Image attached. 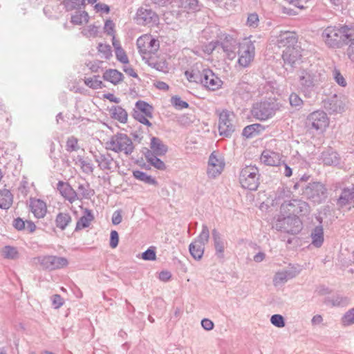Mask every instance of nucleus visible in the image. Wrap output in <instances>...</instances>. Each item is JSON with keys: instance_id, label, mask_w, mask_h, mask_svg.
<instances>
[{"instance_id": "f257e3e1", "label": "nucleus", "mask_w": 354, "mask_h": 354, "mask_svg": "<svg viewBox=\"0 0 354 354\" xmlns=\"http://www.w3.org/2000/svg\"><path fill=\"white\" fill-rule=\"evenodd\" d=\"M322 38L325 44L332 48H340L354 40V27L342 26H328L322 33Z\"/></svg>"}, {"instance_id": "f03ea898", "label": "nucleus", "mask_w": 354, "mask_h": 354, "mask_svg": "<svg viewBox=\"0 0 354 354\" xmlns=\"http://www.w3.org/2000/svg\"><path fill=\"white\" fill-rule=\"evenodd\" d=\"M300 90L304 96L309 97L313 88L324 80L322 71L316 66L310 65L306 68H301L297 73Z\"/></svg>"}, {"instance_id": "7ed1b4c3", "label": "nucleus", "mask_w": 354, "mask_h": 354, "mask_svg": "<svg viewBox=\"0 0 354 354\" xmlns=\"http://www.w3.org/2000/svg\"><path fill=\"white\" fill-rule=\"evenodd\" d=\"M281 218L277 221L285 220H300L301 216L309 212L308 205L301 200H294L292 202L284 203L280 208Z\"/></svg>"}, {"instance_id": "20e7f679", "label": "nucleus", "mask_w": 354, "mask_h": 354, "mask_svg": "<svg viewBox=\"0 0 354 354\" xmlns=\"http://www.w3.org/2000/svg\"><path fill=\"white\" fill-rule=\"evenodd\" d=\"M106 149L115 153H122L129 156L133 153L134 145L132 140L127 134L118 133L111 136L106 142Z\"/></svg>"}, {"instance_id": "39448f33", "label": "nucleus", "mask_w": 354, "mask_h": 354, "mask_svg": "<svg viewBox=\"0 0 354 354\" xmlns=\"http://www.w3.org/2000/svg\"><path fill=\"white\" fill-rule=\"evenodd\" d=\"M136 44L138 52L143 60L154 55L160 47L159 41L153 38L151 35L147 34L140 36L137 39Z\"/></svg>"}, {"instance_id": "423d86ee", "label": "nucleus", "mask_w": 354, "mask_h": 354, "mask_svg": "<svg viewBox=\"0 0 354 354\" xmlns=\"http://www.w3.org/2000/svg\"><path fill=\"white\" fill-rule=\"evenodd\" d=\"M281 105L275 102H261L254 104L251 110L252 115L259 120H266L272 118Z\"/></svg>"}, {"instance_id": "0eeeda50", "label": "nucleus", "mask_w": 354, "mask_h": 354, "mask_svg": "<svg viewBox=\"0 0 354 354\" xmlns=\"http://www.w3.org/2000/svg\"><path fill=\"white\" fill-rule=\"evenodd\" d=\"M259 169L255 166H245L240 172L239 182L245 189L256 190L259 186Z\"/></svg>"}, {"instance_id": "6e6552de", "label": "nucleus", "mask_w": 354, "mask_h": 354, "mask_svg": "<svg viewBox=\"0 0 354 354\" xmlns=\"http://www.w3.org/2000/svg\"><path fill=\"white\" fill-rule=\"evenodd\" d=\"M238 63L242 67H248L253 62L255 55L254 42L250 38H244L239 43Z\"/></svg>"}, {"instance_id": "1a4fd4ad", "label": "nucleus", "mask_w": 354, "mask_h": 354, "mask_svg": "<svg viewBox=\"0 0 354 354\" xmlns=\"http://www.w3.org/2000/svg\"><path fill=\"white\" fill-rule=\"evenodd\" d=\"M330 120L323 111H315L310 113L306 118V126L316 131L324 132L329 126Z\"/></svg>"}, {"instance_id": "9d476101", "label": "nucleus", "mask_w": 354, "mask_h": 354, "mask_svg": "<svg viewBox=\"0 0 354 354\" xmlns=\"http://www.w3.org/2000/svg\"><path fill=\"white\" fill-rule=\"evenodd\" d=\"M34 263L39 264L44 270H54L66 267L68 264L65 257L47 255L41 256L34 259Z\"/></svg>"}, {"instance_id": "9b49d317", "label": "nucleus", "mask_w": 354, "mask_h": 354, "mask_svg": "<svg viewBox=\"0 0 354 354\" xmlns=\"http://www.w3.org/2000/svg\"><path fill=\"white\" fill-rule=\"evenodd\" d=\"M234 118L233 112L223 110L219 114L218 131L221 136L230 137L234 131Z\"/></svg>"}, {"instance_id": "f8f14e48", "label": "nucleus", "mask_w": 354, "mask_h": 354, "mask_svg": "<svg viewBox=\"0 0 354 354\" xmlns=\"http://www.w3.org/2000/svg\"><path fill=\"white\" fill-rule=\"evenodd\" d=\"M303 194L313 202L319 203L326 198V189L323 184L314 182L306 186Z\"/></svg>"}, {"instance_id": "ddd939ff", "label": "nucleus", "mask_w": 354, "mask_h": 354, "mask_svg": "<svg viewBox=\"0 0 354 354\" xmlns=\"http://www.w3.org/2000/svg\"><path fill=\"white\" fill-rule=\"evenodd\" d=\"M301 272L299 266H290L288 268L277 271L274 275L272 283L274 286L286 283L288 280L295 278Z\"/></svg>"}, {"instance_id": "4468645a", "label": "nucleus", "mask_w": 354, "mask_h": 354, "mask_svg": "<svg viewBox=\"0 0 354 354\" xmlns=\"http://www.w3.org/2000/svg\"><path fill=\"white\" fill-rule=\"evenodd\" d=\"M301 48L297 44L286 48L282 54L284 64L291 67H295L297 64H299L301 61Z\"/></svg>"}, {"instance_id": "2eb2a0df", "label": "nucleus", "mask_w": 354, "mask_h": 354, "mask_svg": "<svg viewBox=\"0 0 354 354\" xmlns=\"http://www.w3.org/2000/svg\"><path fill=\"white\" fill-rule=\"evenodd\" d=\"M225 161L223 158L216 152L211 153L207 165V175L210 178L219 176L224 169Z\"/></svg>"}, {"instance_id": "dca6fc26", "label": "nucleus", "mask_w": 354, "mask_h": 354, "mask_svg": "<svg viewBox=\"0 0 354 354\" xmlns=\"http://www.w3.org/2000/svg\"><path fill=\"white\" fill-rule=\"evenodd\" d=\"M201 83L211 91H216L222 86L223 82L210 69L203 70L201 74Z\"/></svg>"}, {"instance_id": "f3484780", "label": "nucleus", "mask_w": 354, "mask_h": 354, "mask_svg": "<svg viewBox=\"0 0 354 354\" xmlns=\"http://www.w3.org/2000/svg\"><path fill=\"white\" fill-rule=\"evenodd\" d=\"M136 21L138 24L145 26L156 24L158 17L151 9L141 8L137 11Z\"/></svg>"}, {"instance_id": "a211bd4d", "label": "nucleus", "mask_w": 354, "mask_h": 354, "mask_svg": "<svg viewBox=\"0 0 354 354\" xmlns=\"http://www.w3.org/2000/svg\"><path fill=\"white\" fill-rule=\"evenodd\" d=\"M98 167L104 171H113L118 167V162L109 153H99L95 156Z\"/></svg>"}, {"instance_id": "6ab92c4d", "label": "nucleus", "mask_w": 354, "mask_h": 354, "mask_svg": "<svg viewBox=\"0 0 354 354\" xmlns=\"http://www.w3.org/2000/svg\"><path fill=\"white\" fill-rule=\"evenodd\" d=\"M57 189L65 200L70 203H73L78 200L76 190H75L68 183L63 181H59L57 183Z\"/></svg>"}, {"instance_id": "aec40b11", "label": "nucleus", "mask_w": 354, "mask_h": 354, "mask_svg": "<svg viewBox=\"0 0 354 354\" xmlns=\"http://www.w3.org/2000/svg\"><path fill=\"white\" fill-rule=\"evenodd\" d=\"M337 204L339 207L345 208L348 210L351 207H354V192L352 189H344L337 199Z\"/></svg>"}, {"instance_id": "412c9836", "label": "nucleus", "mask_w": 354, "mask_h": 354, "mask_svg": "<svg viewBox=\"0 0 354 354\" xmlns=\"http://www.w3.org/2000/svg\"><path fill=\"white\" fill-rule=\"evenodd\" d=\"M346 100L342 97L335 95L328 102L326 109L330 113H342L345 111Z\"/></svg>"}, {"instance_id": "4be33fe9", "label": "nucleus", "mask_w": 354, "mask_h": 354, "mask_svg": "<svg viewBox=\"0 0 354 354\" xmlns=\"http://www.w3.org/2000/svg\"><path fill=\"white\" fill-rule=\"evenodd\" d=\"M277 44L279 48L297 45V38L295 33L290 31H281L277 37Z\"/></svg>"}, {"instance_id": "5701e85b", "label": "nucleus", "mask_w": 354, "mask_h": 354, "mask_svg": "<svg viewBox=\"0 0 354 354\" xmlns=\"http://www.w3.org/2000/svg\"><path fill=\"white\" fill-rule=\"evenodd\" d=\"M239 43L230 35L226 36L221 43V46L229 59H234L236 56L235 50Z\"/></svg>"}, {"instance_id": "b1692460", "label": "nucleus", "mask_w": 354, "mask_h": 354, "mask_svg": "<svg viewBox=\"0 0 354 354\" xmlns=\"http://www.w3.org/2000/svg\"><path fill=\"white\" fill-rule=\"evenodd\" d=\"M281 160V155L270 150H264L261 156V161L268 166H279Z\"/></svg>"}, {"instance_id": "393cba45", "label": "nucleus", "mask_w": 354, "mask_h": 354, "mask_svg": "<svg viewBox=\"0 0 354 354\" xmlns=\"http://www.w3.org/2000/svg\"><path fill=\"white\" fill-rule=\"evenodd\" d=\"M31 212L37 218H41L46 215L47 206L44 201L37 198L30 199Z\"/></svg>"}, {"instance_id": "a878e982", "label": "nucleus", "mask_w": 354, "mask_h": 354, "mask_svg": "<svg viewBox=\"0 0 354 354\" xmlns=\"http://www.w3.org/2000/svg\"><path fill=\"white\" fill-rule=\"evenodd\" d=\"M303 223H276L273 228L290 234H297L302 230Z\"/></svg>"}, {"instance_id": "bb28decb", "label": "nucleus", "mask_w": 354, "mask_h": 354, "mask_svg": "<svg viewBox=\"0 0 354 354\" xmlns=\"http://www.w3.org/2000/svg\"><path fill=\"white\" fill-rule=\"evenodd\" d=\"M145 62L151 67L156 68L158 71L167 73L168 71V66L164 58L158 57L156 54L145 60Z\"/></svg>"}, {"instance_id": "cd10ccee", "label": "nucleus", "mask_w": 354, "mask_h": 354, "mask_svg": "<svg viewBox=\"0 0 354 354\" xmlns=\"http://www.w3.org/2000/svg\"><path fill=\"white\" fill-rule=\"evenodd\" d=\"M321 160L326 165L335 166L339 163L340 158L336 151L328 149L322 152Z\"/></svg>"}, {"instance_id": "c85d7f7f", "label": "nucleus", "mask_w": 354, "mask_h": 354, "mask_svg": "<svg viewBox=\"0 0 354 354\" xmlns=\"http://www.w3.org/2000/svg\"><path fill=\"white\" fill-rule=\"evenodd\" d=\"M212 237L216 255L220 259L223 258L226 243L221 237L220 234L216 230L212 231Z\"/></svg>"}, {"instance_id": "c756f323", "label": "nucleus", "mask_w": 354, "mask_h": 354, "mask_svg": "<svg viewBox=\"0 0 354 354\" xmlns=\"http://www.w3.org/2000/svg\"><path fill=\"white\" fill-rule=\"evenodd\" d=\"M311 244L315 248H320L324 241V229L321 225L316 226L310 233Z\"/></svg>"}, {"instance_id": "7c9ffc66", "label": "nucleus", "mask_w": 354, "mask_h": 354, "mask_svg": "<svg viewBox=\"0 0 354 354\" xmlns=\"http://www.w3.org/2000/svg\"><path fill=\"white\" fill-rule=\"evenodd\" d=\"M104 80L110 82L114 85H117L122 82L124 75L120 71L115 69L106 70L103 74Z\"/></svg>"}, {"instance_id": "2f4dec72", "label": "nucleus", "mask_w": 354, "mask_h": 354, "mask_svg": "<svg viewBox=\"0 0 354 354\" xmlns=\"http://www.w3.org/2000/svg\"><path fill=\"white\" fill-rule=\"evenodd\" d=\"M78 200L90 199L95 194L94 190L91 188L87 183H79L77 187Z\"/></svg>"}, {"instance_id": "473e14b6", "label": "nucleus", "mask_w": 354, "mask_h": 354, "mask_svg": "<svg viewBox=\"0 0 354 354\" xmlns=\"http://www.w3.org/2000/svg\"><path fill=\"white\" fill-rule=\"evenodd\" d=\"M150 147L152 153L156 156H163L167 151V146L159 138L156 137L151 138Z\"/></svg>"}, {"instance_id": "72a5a7b5", "label": "nucleus", "mask_w": 354, "mask_h": 354, "mask_svg": "<svg viewBox=\"0 0 354 354\" xmlns=\"http://www.w3.org/2000/svg\"><path fill=\"white\" fill-rule=\"evenodd\" d=\"M111 117L121 123H126L128 118L127 111L120 106H113L110 109Z\"/></svg>"}, {"instance_id": "f704fd0d", "label": "nucleus", "mask_w": 354, "mask_h": 354, "mask_svg": "<svg viewBox=\"0 0 354 354\" xmlns=\"http://www.w3.org/2000/svg\"><path fill=\"white\" fill-rule=\"evenodd\" d=\"M12 194L8 189H0V208L8 209L12 204Z\"/></svg>"}, {"instance_id": "c9c22d12", "label": "nucleus", "mask_w": 354, "mask_h": 354, "mask_svg": "<svg viewBox=\"0 0 354 354\" xmlns=\"http://www.w3.org/2000/svg\"><path fill=\"white\" fill-rule=\"evenodd\" d=\"M205 245L199 242L193 241L189 247V250L192 257L196 260H200L204 254Z\"/></svg>"}, {"instance_id": "e433bc0d", "label": "nucleus", "mask_w": 354, "mask_h": 354, "mask_svg": "<svg viewBox=\"0 0 354 354\" xmlns=\"http://www.w3.org/2000/svg\"><path fill=\"white\" fill-rule=\"evenodd\" d=\"M75 165H79L82 171L86 174H91L93 171V165L90 160H86L81 156H77L75 160Z\"/></svg>"}, {"instance_id": "4c0bfd02", "label": "nucleus", "mask_w": 354, "mask_h": 354, "mask_svg": "<svg viewBox=\"0 0 354 354\" xmlns=\"http://www.w3.org/2000/svg\"><path fill=\"white\" fill-rule=\"evenodd\" d=\"M89 16L86 11L76 12L71 16V23L75 25H82L88 22Z\"/></svg>"}, {"instance_id": "58836bf2", "label": "nucleus", "mask_w": 354, "mask_h": 354, "mask_svg": "<svg viewBox=\"0 0 354 354\" xmlns=\"http://www.w3.org/2000/svg\"><path fill=\"white\" fill-rule=\"evenodd\" d=\"M180 7L187 12H195L200 9L198 0H180Z\"/></svg>"}, {"instance_id": "ea45409f", "label": "nucleus", "mask_w": 354, "mask_h": 354, "mask_svg": "<svg viewBox=\"0 0 354 354\" xmlns=\"http://www.w3.org/2000/svg\"><path fill=\"white\" fill-rule=\"evenodd\" d=\"M147 161L155 168L160 170H165L166 169L165 164L158 158L156 155L152 153V152L148 151L146 155Z\"/></svg>"}, {"instance_id": "a19ab883", "label": "nucleus", "mask_w": 354, "mask_h": 354, "mask_svg": "<svg viewBox=\"0 0 354 354\" xmlns=\"http://www.w3.org/2000/svg\"><path fill=\"white\" fill-rule=\"evenodd\" d=\"M1 255L5 259H17L19 257V252L17 248L6 245L1 250Z\"/></svg>"}, {"instance_id": "79ce46f5", "label": "nucleus", "mask_w": 354, "mask_h": 354, "mask_svg": "<svg viewBox=\"0 0 354 354\" xmlns=\"http://www.w3.org/2000/svg\"><path fill=\"white\" fill-rule=\"evenodd\" d=\"M133 176L145 183H147L149 185H156L157 182L156 180L151 176L147 175L145 172H143L142 171L136 170L133 172Z\"/></svg>"}, {"instance_id": "37998d69", "label": "nucleus", "mask_w": 354, "mask_h": 354, "mask_svg": "<svg viewBox=\"0 0 354 354\" xmlns=\"http://www.w3.org/2000/svg\"><path fill=\"white\" fill-rule=\"evenodd\" d=\"M136 107L138 109V111H135V113H143V114L149 116V118H152L153 108L147 102L141 100L138 101L136 103Z\"/></svg>"}, {"instance_id": "c03bdc74", "label": "nucleus", "mask_w": 354, "mask_h": 354, "mask_svg": "<svg viewBox=\"0 0 354 354\" xmlns=\"http://www.w3.org/2000/svg\"><path fill=\"white\" fill-rule=\"evenodd\" d=\"M80 149L78 140L75 136L68 138L66 143V150L68 152L77 151Z\"/></svg>"}, {"instance_id": "a18cd8bd", "label": "nucleus", "mask_w": 354, "mask_h": 354, "mask_svg": "<svg viewBox=\"0 0 354 354\" xmlns=\"http://www.w3.org/2000/svg\"><path fill=\"white\" fill-rule=\"evenodd\" d=\"M99 27L95 25H89L84 27L82 30V34L86 37H95L97 35Z\"/></svg>"}, {"instance_id": "49530a36", "label": "nucleus", "mask_w": 354, "mask_h": 354, "mask_svg": "<svg viewBox=\"0 0 354 354\" xmlns=\"http://www.w3.org/2000/svg\"><path fill=\"white\" fill-rule=\"evenodd\" d=\"M342 324L345 326L354 324V308L348 310L342 318Z\"/></svg>"}, {"instance_id": "de8ad7c7", "label": "nucleus", "mask_w": 354, "mask_h": 354, "mask_svg": "<svg viewBox=\"0 0 354 354\" xmlns=\"http://www.w3.org/2000/svg\"><path fill=\"white\" fill-rule=\"evenodd\" d=\"M84 83L86 86L93 89L101 88L103 84L102 82L99 80L95 76L94 77L86 78Z\"/></svg>"}, {"instance_id": "09e8293b", "label": "nucleus", "mask_w": 354, "mask_h": 354, "mask_svg": "<svg viewBox=\"0 0 354 354\" xmlns=\"http://www.w3.org/2000/svg\"><path fill=\"white\" fill-rule=\"evenodd\" d=\"M84 0H64V3L67 10L77 9L84 5Z\"/></svg>"}, {"instance_id": "8fccbe9b", "label": "nucleus", "mask_w": 354, "mask_h": 354, "mask_svg": "<svg viewBox=\"0 0 354 354\" xmlns=\"http://www.w3.org/2000/svg\"><path fill=\"white\" fill-rule=\"evenodd\" d=\"M171 102L176 109L179 110L187 109L189 106V104L185 101L182 100L181 98L178 96L172 97L171 99Z\"/></svg>"}, {"instance_id": "3c124183", "label": "nucleus", "mask_w": 354, "mask_h": 354, "mask_svg": "<svg viewBox=\"0 0 354 354\" xmlns=\"http://www.w3.org/2000/svg\"><path fill=\"white\" fill-rule=\"evenodd\" d=\"M209 237V232L208 228L205 225H203V230L195 241L199 242L205 245L207 243Z\"/></svg>"}, {"instance_id": "603ef678", "label": "nucleus", "mask_w": 354, "mask_h": 354, "mask_svg": "<svg viewBox=\"0 0 354 354\" xmlns=\"http://www.w3.org/2000/svg\"><path fill=\"white\" fill-rule=\"evenodd\" d=\"M98 52L102 54V57L109 59L111 57V46L107 44H99Z\"/></svg>"}, {"instance_id": "864d4df0", "label": "nucleus", "mask_w": 354, "mask_h": 354, "mask_svg": "<svg viewBox=\"0 0 354 354\" xmlns=\"http://www.w3.org/2000/svg\"><path fill=\"white\" fill-rule=\"evenodd\" d=\"M270 322L277 328H283L286 324L283 317L279 314L272 315L270 317Z\"/></svg>"}, {"instance_id": "5fc2aeb1", "label": "nucleus", "mask_w": 354, "mask_h": 354, "mask_svg": "<svg viewBox=\"0 0 354 354\" xmlns=\"http://www.w3.org/2000/svg\"><path fill=\"white\" fill-rule=\"evenodd\" d=\"M290 104L292 106L301 107L303 104V100L301 98L295 93L290 94L289 97Z\"/></svg>"}, {"instance_id": "6e6d98bb", "label": "nucleus", "mask_w": 354, "mask_h": 354, "mask_svg": "<svg viewBox=\"0 0 354 354\" xmlns=\"http://www.w3.org/2000/svg\"><path fill=\"white\" fill-rule=\"evenodd\" d=\"M201 74L199 72L186 71L185 75L187 79L191 82H201Z\"/></svg>"}, {"instance_id": "4d7b16f0", "label": "nucleus", "mask_w": 354, "mask_h": 354, "mask_svg": "<svg viewBox=\"0 0 354 354\" xmlns=\"http://www.w3.org/2000/svg\"><path fill=\"white\" fill-rule=\"evenodd\" d=\"M115 55L120 62L123 64H127L129 62V59L126 53L121 47H118L117 50H115Z\"/></svg>"}, {"instance_id": "13d9d810", "label": "nucleus", "mask_w": 354, "mask_h": 354, "mask_svg": "<svg viewBox=\"0 0 354 354\" xmlns=\"http://www.w3.org/2000/svg\"><path fill=\"white\" fill-rule=\"evenodd\" d=\"M134 118L142 124H144L148 127L151 126V123L148 119L149 117L147 116L146 114H143V113H134Z\"/></svg>"}, {"instance_id": "bf43d9fd", "label": "nucleus", "mask_w": 354, "mask_h": 354, "mask_svg": "<svg viewBox=\"0 0 354 354\" xmlns=\"http://www.w3.org/2000/svg\"><path fill=\"white\" fill-rule=\"evenodd\" d=\"M259 16L256 13L249 15L247 19V25L250 27L257 28L259 24Z\"/></svg>"}, {"instance_id": "052dcab7", "label": "nucleus", "mask_w": 354, "mask_h": 354, "mask_svg": "<svg viewBox=\"0 0 354 354\" xmlns=\"http://www.w3.org/2000/svg\"><path fill=\"white\" fill-rule=\"evenodd\" d=\"M142 258L146 261H153L156 259V252L153 249L149 248L142 254Z\"/></svg>"}, {"instance_id": "680f3d73", "label": "nucleus", "mask_w": 354, "mask_h": 354, "mask_svg": "<svg viewBox=\"0 0 354 354\" xmlns=\"http://www.w3.org/2000/svg\"><path fill=\"white\" fill-rule=\"evenodd\" d=\"M333 77H334V79L335 80L336 82L339 85H340L342 86H346V82L344 77H343V75L341 74V73L338 70L335 69L333 71Z\"/></svg>"}, {"instance_id": "e2e57ef3", "label": "nucleus", "mask_w": 354, "mask_h": 354, "mask_svg": "<svg viewBox=\"0 0 354 354\" xmlns=\"http://www.w3.org/2000/svg\"><path fill=\"white\" fill-rule=\"evenodd\" d=\"M119 242V236L115 230H112L110 234V246L112 248H115Z\"/></svg>"}, {"instance_id": "0e129e2a", "label": "nucleus", "mask_w": 354, "mask_h": 354, "mask_svg": "<svg viewBox=\"0 0 354 354\" xmlns=\"http://www.w3.org/2000/svg\"><path fill=\"white\" fill-rule=\"evenodd\" d=\"M258 126V124H252L247 126L246 127L244 128L243 131V135L247 138L252 136Z\"/></svg>"}, {"instance_id": "69168bd1", "label": "nucleus", "mask_w": 354, "mask_h": 354, "mask_svg": "<svg viewBox=\"0 0 354 354\" xmlns=\"http://www.w3.org/2000/svg\"><path fill=\"white\" fill-rule=\"evenodd\" d=\"M95 219L91 210L84 209V214L79 221H93Z\"/></svg>"}, {"instance_id": "338daca9", "label": "nucleus", "mask_w": 354, "mask_h": 354, "mask_svg": "<svg viewBox=\"0 0 354 354\" xmlns=\"http://www.w3.org/2000/svg\"><path fill=\"white\" fill-rule=\"evenodd\" d=\"M114 27L115 24L111 20H106L104 24V31L108 35H114Z\"/></svg>"}, {"instance_id": "774afa93", "label": "nucleus", "mask_w": 354, "mask_h": 354, "mask_svg": "<svg viewBox=\"0 0 354 354\" xmlns=\"http://www.w3.org/2000/svg\"><path fill=\"white\" fill-rule=\"evenodd\" d=\"M348 47L346 50V55L349 59L354 62V40L349 41Z\"/></svg>"}]
</instances>
